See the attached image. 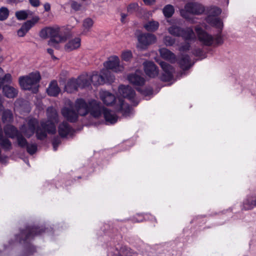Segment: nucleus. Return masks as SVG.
<instances>
[{"instance_id":"obj_1","label":"nucleus","mask_w":256,"mask_h":256,"mask_svg":"<svg viewBox=\"0 0 256 256\" xmlns=\"http://www.w3.org/2000/svg\"><path fill=\"white\" fill-rule=\"evenodd\" d=\"M26 122L27 126L24 124L20 126V132L16 126L10 124H6L4 128L5 134L12 139L16 138L18 144L20 148H24L27 144V140L22 134L30 138L36 132V128L39 124L38 120L34 118H28Z\"/></svg>"},{"instance_id":"obj_2","label":"nucleus","mask_w":256,"mask_h":256,"mask_svg":"<svg viewBox=\"0 0 256 256\" xmlns=\"http://www.w3.org/2000/svg\"><path fill=\"white\" fill-rule=\"evenodd\" d=\"M47 120H42L40 126L36 128V136L38 140H43L47 136V134H54L56 132L54 122H58V114L56 108L52 106L46 110Z\"/></svg>"},{"instance_id":"obj_3","label":"nucleus","mask_w":256,"mask_h":256,"mask_svg":"<svg viewBox=\"0 0 256 256\" xmlns=\"http://www.w3.org/2000/svg\"><path fill=\"white\" fill-rule=\"evenodd\" d=\"M74 106L80 116H84L89 112L94 118H99L101 116L100 102L95 100H92L87 103L82 98H78Z\"/></svg>"},{"instance_id":"obj_4","label":"nucleus","mask_w":256,"mask_h":256,"mask_svg":"<svg viewBox=\"0 0 256 256\" xmlns=\"http://www.w3.org/2000/svg\"><path fill=\"white\" fill-rule=\"evenodd\" d=\"M39 36L44 39L50 37L48 45L52 46H54L56 44L65 42L67 38L66 36L61 32L60 28L58 26L46 27L41 30Z\"/></svg>"},{"instance_id":"obj_5","label":"nucleus","mask_w":256,"mask_h":256,"mask_svg":"<svg viewBox=\"0 0 256 256\" xmlns=\"http://www.w3.org/2000/svg\"><path fill=\"white\" fill-rule=\"evenodd\" d=\"M194 30L198 41L203 45L206 46H216L223 42L220 32L213 36L203 30L199 26H195Z\"/></svg>"},{"instance_id":"obj_6","label":"nucleus","mask_w":256,"mask_h":256,"mask_svg":"<svg viewBox=\"0 0 256 256\" xmlns=\"http://www.w3.org/2000/svg\"><path fill=\"white\" fill-rule=\"evenodd\" d=\"M205 11L204 6L197 2H188L180 10V16L192 24L196 22V18L190 14L200 15Z\"/></svg>"},{"instance_id":"obj_7","label":"nucleus","mask_w":256,"mask_h":256,"mask_svg":"<svg viewBox=\"0 0 256 256\" xmlns=\"http://www.w3.org/2000/svg\"><path fill=\"white\" fill-rule=\"evenodd\" d=\"M40 78L39 72H33L28 76L20 77L19 83L22 89L32 90L33 93L36 94L38 90V83Z\"/></svg>"},{"instance_id":"obj_8","label":"nucleus","mask_w":256,"mask_h":256,"mask_svg":"<svg viewBox=\"0 0 256 256\" xmlns=\"http://www.w3.org/2000/svg\"><path fill=\"white\" fill-rule=\"evenodd\" d=\"M90 84L92 83L94 86L102 84L106 82H111L114 80V76L107 70H102L100 74L94 72L90 76Z\"/></svg>"},{"instance_id":"obj_9","label":"nucleus","mask_w":256,"mask_h":256,"mask_svg":"<svg viewBox=\"0 0 256 256\" xmlns=\"http://www.w3.org/2000/svg\"><path fill=\"white\" fill-rule=\"evenodd\" d=\"M44 232L42 228L36 226H27L24 230L20 231L19 236H16V239L20 242H26L28 240L32 238L34 236L42 234Z\"/></svg>"},{"instance_id":"obj_10","label":"nucleus","mask_w":256,"mask_h":256,"mask_svg":"<svg viewBox=\"0 0 256 256\" xmlns=\"http://www.w3.org/2000/svg\"><path fill=\"white\" fill-rule=\"evenodd\" d=\"M137 38V48L142 50L146 49L149 45L155 43L156 40V36L151 34H142Z\"/></svg>"},{"instance_id":"obj_11","label":"nucleus","mask_w":256,"mask_h":256,"mask_svg":"<svg viewBox=\"0 0 256 256\" xmlns=\"http://www.w3.org/2000/svg\"><path fill=\"white\" fill-rule=\"evenodd\" d=\"M66 104L69 106L64 107L62 108L61 112L63 116L70 122H75L78 120V112L74 110L72 102L68 100Z\"/></svg>"},{"instance_id":"obj_12","label":"nucleus","mask_w":256,"mask_h":256,"mask_svg":"<svg viewBox=\"0 0 256 256\" xmlns=\"http://www.w3.org/2000/svg\"><path fill=\"white\" fill-rule=\"evenodd\" d=\"M118 92L124 98L128 99L133 106L138 104L139 100L136 98L135 92L130 86H120L118 88Z\"/></svg>"},{"instance_id":"obj_13","label":"nucleus","mask_w":256,"mask_h":256,"mask_svg":"<svg viewBox=\"0 0 256 256\" xmlns=\"http://www.w3.org/2000/svg\"><path fill=\"white\" fill-rule=\"evenodd\" d=\"M120 58L118 56H112L108 58L107 61L104 64L106 70L109 71L111 70L114 72H120L124 70V68L120 64Z\"/></svg>"},{"instance_id":"obj_14","label":"nucleus","mask_w":256,"mask_h":256,"mask_svg":"<svg viewBox=\"0 0 256 256\" xmlns=\"http://www.w3.org/2000/svg\"><path fill=\"white\" fill-rule=\"evenodd\" d=\"M160 65L164 72L161 76V80L164 82L170 81L174 78V68L164 62H160Z\"/></svg>"},{"instance_id":"obj_15","label":"nucleus","mask_w":256,"mask_h":256,"mask_svg":"<svg viewBox=\"0 0 256 256\" xmlns=\"http://www.w3.org/2000/svg\"><path fill=\"white\" fill-rule=\"evenodd\" d=\"M108 256H137V254L134 252L130 248L118 244L116 246L114 255L109 253Z\"/></svg>"},{"instance_id":"obj_16","label":"nucleus","mask_w":256,"mask_h":256,"mask_svg":"<svg viewBox=\"0 0 256 256\" xmlns=\"http://www.w3.org/2000/svg\"><path fill=\"white\" fill-rule=\"evenodd\" d=\"M102 108L101 114H102L106 124H114L118 121V117L116 114L112 110L104 108L100 104Z\"/></svg>"},{"instance_id":"obj_17","label":"nucleus","mask_w":256,"mask_h":256,"mask_svg":"<svg viewBox=\"0 0 256 256\" xmlns=\"http://www.w3.org/2000/svg\"><path fill=\"white\" fill-rule=\"evenodd\" d=\"M144 66L146 74L149 77L154 78L158 75V68L153 62H146L144 63Z\"/></svg>"},{"instance_id":"obj_18","label":"nucleus","mask_w":256,"mask_h":256,"mask_svg":"<svg viewBox=\"0 0 256 256\" xmlns=\"http://www.w3.org/2000/svg\"><path fill=\"white\" fill-rule=\"evenodd\" d=\"M100 97L104 104L106 106L112 105L116 100L114 95L105 90H102L100 92Z\"/></svg>"},{"instance_id":"obj_19","label":"nucleus","mask_w":256,"mask_h":256,"mask_svg":"<svg viewBox=\"0 0 256 256\" xmlns=\"http://www.w3.org/2000/svg\"><path fill=\"white\" fill-rule=\"evenodd\" d=\"M142 72L136 70L134 74H132L128 76V81L135 86H142L144 84L145 80L141 76Z\"/></svg>"},{"instance_id":"obj_20","label":"nucleus","mask_w":256,"mask_h":256,"mask_svg":"<svg viewBox=\"0 0 256 256\" xmlns=\"http://www.w3.org/2000/svg\"><path fill=\"white\" fill-rule=\"evenodd\" d=\"M206 20L211 26L218 29L220 30L218 33H221L224 25L222 20L219 18L208 16Z\"/></svg>"},{"instance_id":"obj_21","label":"nucleus","mask_w":256,"mask_h":256,"mask_svg":"<svg viewBox=\"0 0 256 256\" xmlns=\"http://www.w3.org/2000/svg\"><path fill=\"white\" fill-rule=\"evenodd\" d=\"M58 132L62 138H65L73 132V129L68 122H63L58 127Z\"/></svg>"},{"instance_id":"obj_22","label":"nucleus","mask_w":256,"mask_h":256,"mask_svg":"<svg viewBox=\"0 0 256 256\" xmlns=\"http://www.w3.org/2000/svg\"><path fill=\"white\" fill-rule=\"evenodd\" d=\"M160 55L164 59L172 63H174L176 60V56L174 53L166 48H162L159 50Z\"/></svg>"},{"instance_id":"obj_23","label":"nucleus","mask_w":256,"mask_h":256,"mask_svg":"<svg viewBox=\"0 0 256 256\" xmlns=\"http://www.w3.org/2000/svg\"><path fill=\"white\" fill-rule=\"evenodd\" d=\"M81 40L79 38H75L70 40L64 46V50L67 52H70L75 50L80 46Z\"/></svg>"},{"instance_id":"obj_24","label":"nucleus","mask_w":256,"mask_h":256,"mask_svg":"<svg viewBox=\"0 0 256 256\" xmlns=\"http://www.w3.org/2000/svg\"><path fill=\"white\" fill-rule=\"evenodd\" d=\"M118 110L125 117L129 116L132 114V108L128 104L124 103L122 98L119 99Z\"/></svg>"},{"instance_id":"obj_25","label":"nucleus","mask_w":256,"mask_h":256,"mask_svg":"<svg viewBox=\"0 0 256 256\" xmlns=\"http://www.w3.org/2000/svg\"><path fill=\"white\" fill-rule=\"evenodd\" d=\"M182 37L186 41H194L196 39L195 34L192 28L190 27L182 29Z\"/></svg>"},{"instance_id":"obj_26","label":"nucleus","mask_w":256,"mask_h":256,"mask_svg":"<svg viewBox=\"0 0 256 256\" xmlns=\"http://www.w3.org/2000/svg\"><path fill=\"white\" fill-rule=\"evenodd\" d=\"M80 88H84L90 85V77L88 74H83L76 79Z\"/></svg>"},{"instance_id":"obj_27","label":"nucleus","mask_w":256,"mask_h":256,"mask_svg":"<svg viewBox=\"0 0 256 256\" xmlns=\"http://www.w3.org/2000/svg\"><path fill=\"white\" fill-rule=\"evenodd\" d=\"M2 91L4 95L9 98H15L17 96L18 92L16 89L14 87L7 85L3 86Z\"/></svg>"},{"instance_id":"obj_28","label":"nucleus","mask_w":256,"mask_h":256,"mask_svg":"<svg viewBox=\"0 0 256 256\" xmlns=\"http://www.w3.org/2000/svg\"><path fill=\"white\" fill-rule=\"evenodd\" d=\"M46 90L49 96H57L60 92V88L58 86L56 81H52Z\"/></svg>"},{"instance_id":"obj_29","label":"nucleus","mask_w":256,"mask_h":256,"mask_svg":"<svg viewBox=\"0 0 256 256\" xmlns=\"http://www.w3.org/2000/svg\"><path fill=\"white\" fill-rule=\"evenodd\" d=\"M178 63L180 67L184 70L188 69L192 66L190 58L188 54L182 55Z\"/></svg>"},{"instance_id":"obj_30","label":"nucleus","mask_w":256,"mask_h":256,"mask_svg":"<svg viewBox=\"0 0 256 256\" xmlns=\"http://www.w3.org/2000/svg\"><path fill=\"white\" fill-rule=\"evenodd\" d=\"M79 88L78 84L75 78L69 80L65 86L64 90L68 93H72L76 91Z\"/></svg>"},{"instance_id":"obj_31","label":"nucleus","mask_w":256,"mask_h":256,"mask_svg":"<svg viewBox=\"0 0 256 256\" xmlns=\"http://www.w3.org/2000/svg\"><path fill=\"white\" fill-rule=\"evenodd\" d=\"M256 206V197L248 196L244 202L243 208L246 210L254 208Z\"/></svg>"},{"instance_id":"obj_32","label":"nucleus","mask_w":256,"mask_h":256,"mask_svg":"<svg viewBox=\"0 0 256 256\" xmlns=\"http://www.w3.org/2000/svg\"><path fill=\"white\" fill-rule=\"evenodd\" d=\"M2 120L3 123L12 122L14 120V116L12 112L8 109H3Z\"/></svg>"},{"instance_id":"obj_33","label":"nucleus","mask_w":256,"mask_h":256,"mask_svg":"<svg viewBox=\"0 0 256 256\" xmlns=\"http://www.w3.org/2000/svg\"><path fill=\"white\" fill-rule=\"evenodd\" d=\"M94 24V20L90 18L84 20L82 22L83 34H86L90 31Z\"/></svg>"},{"instance_id":"obj_34","label":"nucleus","mask_w":256,"mask_h":256,"mask_svg":"<svg viewBox=\"0 0 256 256\" xmlns=\"http://www.w3.org/2000/svg\"><path fill=\"white\" fill-rule=\"evenodd\" d=\"M144 27L148 32H154L158 29L159 23L155 20L148 21L144 24Z\"/></svg>"},{"instance_id":"obj_35","label":"nucleus","mask_w":256,"mask_h":256,"mask_svg":"<svg viewBox=\"0 0 256 256\" xmlns=\"http://www.w3.org/2000/svg\"><path fill=\"white\" fill-rule=\"evenodd\" d=\"M0 146L6 151H9L12 148L11 142L8 138L2 136L0 138Z\"/></svg>"},{"instance_id":"obj_36","label":"nucleus","mask_w":256,"mask_h":256,"mask_svg":"<svg viewBox=\"0 0 256 256\" xmlns=\"http://www.w3.org/2000/svg\"><path fill=\"white\" fill-rule=\"evenodd\" d=\"M40 20L38 16L32 18L31 20H27L22 26L26 32L28 31L36 24Z\"/></svg>"},{"instance_id":"obj_37","label":"nucleus","mask_w":256,"mask_h":256,"mask_svg":"<svg viewBox=\"0 0 256 256\" xmlns=\"http://www.w3.org/2000/svg\"><path fill=\"white\" fill-rule=\"evenodd\" d=\"M162 12L164 16L170 18L172 16L174 12V8L173 6L167 4L162 9Z\"/></svg>"},{"instance_id":"obj_38","label":"nucleus","mask_w":256,"mask_h":256,"mask_svg":"<svg viewBox=\"0 0 256 256\" xmlns=\"http://www.w3.org/2000/svg\"><path fill=\"white\" fill-rule=\"evenodd\" d=\"M12 80L11 74H4V70L0 67V82L10 84Z\"/></svg>"},{"instance_id":"obj_39","label":"nucleus","mask_w":256,"mask_h":256,"mask_svg":"<svg viewBox=\"0 0 256 256\" xmlns=\"http://www.w3.org/2000/svg\"><path fill=\"white\" fill-rule=\"evenodd\" d=\"M208 16L218 17L222 12V10L216 6H211L207 9Z\"/></svg>"},{"instance_id":"obj_40","label":"nucleus","mask_w":256,"mask_h":256,"mask_svg":"<svg viewBox=\"0 0 256 256\" xmlns=\"http://www.w3.org/2000/svg\"><path fill=\"white\" fill-rule=\"evenodd\" d=\"M182 29L183 28L180 26H172L168 28V32L172 35L180 37L182 34Z\"/></svg>"},{"instance_id":"obj_41","label":"nucleus","mask_w":256,"mask_h":256,"mask_svg":"<svg viewBox=\"0 0 256 256\" xmlns=\"http://www.w3.org/2000/svg\"><path fill=\"white\" fill-rule=\"evenodd\" d=\"M122 59L126 62H129L132 58V54L130 50H126L122 52L121 54Z\"/></svg>"},{"instance_id":"obj_42","label":"nucleus","mask_w":256,"mask_h":256,"mask_svg":"<svg viewBox=\"0 0 256 256\" xmlns=\"http://www.w3.org/2000/svg\"><path fill=\"white\" fill-rule=\"evenodd\" d=\"M9 16V10L6 7H2L0 8V20L3 21L6 20Z\"/></svg>"},{"instance_id":"obj_43","label":"nucleus","mask_w":256,"mask_h":256,"mask_svg":"<svg viewBox=\"0 0 256 256\" xmlns=\"http://www.w3.org/2000/svg\"><path fill=\"white\" fill-rule=\"evenodd\" d=\"M26 146L28 152L30 154H33L36 152L37 146L36 144H28L27 142L26 145L24 147Z\"/></svg>"},{"instance_id":"obj_44","label":"nucleus","mask_w":256,"mask_h":256,"mask_svg":"<svg viewBox=\"0 0 256 256\" xmlns=\"http://www.w3.org/2000/svg\"><path fill=\"white\" fill-rule=\"evenodd\" d=\"M16 16L18 20H24L28 18V14L26 11L20 10L16 12Z\"/></svg>"},{"instance_id":"obj_45","label":"nucleus","mask_w":256,"mask_h":256,"mask_svg":"<svg viewBox=\"0 0 256 256\" xmlns=\"http://www.w3.org/2000/svg\"><path fill=\"white\" fill-rule=\"evenodd\" d=\"M176 42V39L170 36H166L164 38V42L166 46H172Z\"/></svg>"},{"instance_id":"obj_46","label":"nucleus","mask_w":256,"mask_h":256,"mask_svg":"<svg viewBox=\"0 0 256 256\" xmlns=\"http://www.w3.org/2000/svg\"><path fill=\"white\" fill-rule=\"evenodd\" d=\"M138 4L137 3H132L130 4L127 8V11L129 13H132L138 10Z\"/></svg>"},{"instance_id":"obj_47","label":"nucleus","mask_w":256,"mask_h":256,"mask_svg":"<svg viewBox=\"0 0 256 256\" xmlns=\"http://www.w3.org/2000/svg\"><path fill=\"white\" fill-rule=\"evenodd\" d=\"M192 54L196 56L200 57L202 58L205 57L203 50L202 49L200 48L194 50L192 51Z\"/></svg>"},{"instance_id":"obj_48","label":"nucleus","mask_w":256,"mask_h":256,"mask_svg":"<svg viewBox=\"0 0 256 256\" xmlns=\"http://www.w3.org/2000/svg\"><path fill=\"white\" fill-rule=\"evenodd\" d=\"M190 44L187 42L184 44H181L178 50L180 52H186L190 49Z\"/></svg>"},{"instance_id":"obj_49","label":"nucleus","mask_w":256,"mask_h":256,"mask_svg":"<svg viewBox=\"0 0 256 256\" xmlns=\"http://www.w3.org/2000/svg\"><path fill=\"white\" fill-rule=\"evenodd\" d=\"M60 142L61 140L59 137L56 136L54 138L52 144L53 146L54 150V151H56L57 150V148L58 145L60 144Z\"/></svg>"},{"instance_id":"obj_50","label":"nucleus","mask_w":256,"mask_h":256,"mask_svg":"<svg viewBox=\"0 0 256 256\" xmlns=\"http://www.w3.org/2000/svg\"><path fill=\"white\" fill-rule=\"evenodd\" d=\"M71 7L74 10L78 11L80 10L82 4L73 1L71 3Z\"/></svg>"},{"instance_id":"obj_51","label":"nucleus","mask_w":256,"mask_h":256,"mask_svg":"<svg viewBox=\"0 0 256 256\" xmlns=\"http://www.w3.org/2000/svg\"><path fill=\"white\" fill-rule=\"evenodd\" d=\"M28 32L23 28L21 27L20 30L17 32L18 35L20 37L24 36Z\"/></svg>"},{"instance_id":"obj_52","label":"nucleus","mask_w":256,"mask_h":256,"mask_svg":"<svg viewBox=\"0 0 256 256\" xmlns=\"http://www.w3.org/2000/svg\"><path fill=\"white\" fill-rule=\"evenodd\" d=\"M32 6L34 7H38L40 4V0H29Z\"/></svg>"},{"instance_id":"obj_53","label":"nucleus","mask_w":256,"mask_h":256,"mask_svg":"<svg viewBox=\"0 0 256 256\" xmlns=\"http://www.w3.org/2000/svg\"><path fill=\"white\" fill-rule=\"evenodd\" d=\"M4 102V98L0 94V112H2L3 109H4V106H3Z\"/></svg>"},{"instance_id":"obj_54","label":"nucleus","mask_w":256,"mask_h":256,"mask_svg":"<svg viewBox=\"0 0 256 256\" xmlns=\"http://www.w3.org/2000/svg\"><path fill=\"white\" fill-rule=\"evenodd\" d=\"M47 52L50 54V56H52V58L53 59H54V60L56 59V58L54 55V50L52 49L48 48Z\"/></svg>"},{"instance_id":"obj_55","label":"nucleus","mask_w":256,"mask_h":256,"mask_svg":"<svg viewBox=\"0 0 256 256\" xmlns=\"http://www.w3.org/2000/svg\"><path fill=\"white\" fill-rule=\"evenodd\" d=\"M44 8L46 12H48L50 10V6L48 3H46L44 4Z\"/></svg>"},{"instance_id":"obj_56","label":"nucleus","mask_w":256,"mask_h":256,"mask_svg":"<svg viewBox=\"0 0 256 256\" xmlns=\"http://www.w3.org/2000/svg\"><path fill=\"white\" fill-rule=\"evenodd\" d=\"M145 4L147 5H151L152 4L155 0H143Z\"/></svg>"},{"instance_id":"obj_57","label":"nucleus","mask_w":256,"mask_h":256,"mask_svg":"<svg viewBox=\"0 0 256 256\" xmlns=\"http://www.w3.org/2000/svg\"><path fill=\"white\" fill-rule=\"evenodd\" d=\"M121 21L122 22H124L126 18V17L127 15L124 14H121Z\"/></svg>"},{"instance_id":"obj_58","label":"nucleus","mask_w":256,"mask_h":256,"mask_svg":"<svg viewBox=\"0 0 256 256\" xmlns=\"http://www.w3.org/2000/svg\"><path fill=\"white\" fill-rule=\"evenodd\" d=\"M8 3H14L16 2V0H7Z\"/></svg>"},{"instance_id":"obj_59","label":"nucleus","mask_w":256,"mask_h":256,"mask_svg":"<svg viewBox=\"0 0 256 256\" xmlns=\"http://www.w3.org/2000/svg\"><path fill=\"white\" fill-rule=\"evenodd\" d=\"M3 39L2 36L0 34V41H1Z\"/></svg>"},{"instance_id":"obj_60","label":"nucleus","mask_w":256,"mask_h":256,"mask_svg":"<svg viewBox=\"0 0 256 256\" xmlns=\"http://www.w3.org/2000/svg\"><path fill=\"white\" fill-rule=\"evenodd\" d=\"M141 92V93H142V94H147V93H146V92Z\"/></svg>"},{"instance_id":"obj_61","label":"nucleus","mask_w":256,"mask_h":256,"mask_svg":"<svg viewBox=\"0 0 256 256\" xmlns=\"http://www.w3.org/2000/svg\"><path fill=\"white\" fill-rule=\"evenodd\" d=\"M138 91H140V88H138Z\"/></svg>"}]
</instances>
